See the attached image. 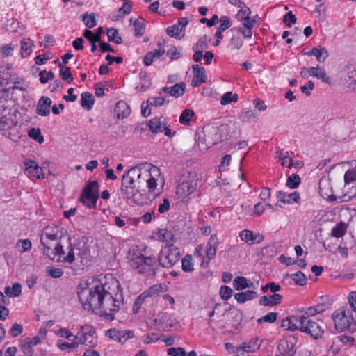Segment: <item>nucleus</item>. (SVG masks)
Wrapping results in <instances>:
<instances>
[{
    "label": "nucleus",
    "mask_w": 356,
    "mask_h": 356,
    "mask_svg": "<svg viewBox=\"0 0 356 356\" xmlns=\"http://www.w3.org/2000/svg\"><path fill=\"white\" fill-rule=\"evenodd\" d=\"M78 292L79 299L85 310L95 312L99 309L111 312L119 311L123 303L122 293L113 296L110 283L93 280L91 283Z\"/></svg>",
    "instance_id": "obj_1"
},
{
    "label": "nucleus",
    "mask_w": 356,
    "mask_h": 356,
    "mask_svg": "<svg viewBox=\"0 0 356 356\" xmlns=\"http://www.w3.org/2000/svg\"><path fill=\"white\" fill-rule=\"evenodd\" d=\"M86 241V238L83 236L81 241L73 244L69 236L65 250L64 245L60 243H56L54 248L46 245V256L53 261L64 263L70 273L81 275L86 267L84 257L88 253Z\"/></svg>",
    "instance_id": "obj_2"
},
{
    "label": "nucleus",
    "mask_w": 356,
    "mask_h": 356,
    "mask_svg": "<svg viewBox=\"0 0 356 356\" xmlns=\"http://www.w3.org/2000/svg\"><path fill=\"white\" fill-rule=\"evenodd\" d=\"M14 101L0 97V130L3 136L15 140L19 137Z\"/></svg>",
    "instance_id": "obj_3"
},
{
    "label": "nucleus",
    "mask_w": 356,
    "mask_h": 356,
    "mask_svg": "<svg viewBox=\"0 0 356 356\" xmlns=\"http://www.w3.org/2000/svg\"><path fill=\"white\" fill-rule=\"evenodd\" d=\"M130 266L138 273L144 275L147 278H153L158 270L154 257L145 256L137 247L130 249L128 252Z\"/></svg>",
    "instance_id": "obj_4"
},
{
    "label": "nucleus",
    "mask_w": 356,
    "mask_h": 356,
    "mask_svg": "<svg viewBox=\"0 0 356 356\" xmlns=\"http://www.w3.org/2000/svg\"><path fill=\"white\" fill-rule=\"evenodd\" d=\"M145 165H148V169L143 170L142 165L132 167L131 169L132 173L134 175L136 184L139 187L140 191H145V188H147L149 192H154L157 186L156 180L153 177L152 175L160 174L159 168L149 163Z\"/></svg>",
    "instance_id": "obj_5"
},
{
    "label": "nucleus",
    "mask_w": 356,
    "mask_h": 356,
    "mask_svg": "<svg viewBox=\"0 0 356 356\" xmlns=\"http://www.w3.org/2000/svg\"><path fill=\"white\" fill-rule=\"evenodd\" d=\"M131 169L126 171L122 177L120 191L127 199L135 201V196L140 191L136 184L134 175H131Z\"/></svg>",
    "instance_id": "obj_6"
},
{
    "label": "nucleus",
    "mask_w": 356,
    "mask_h": 356,
    "mask_svg": "<svg viewBox=\"0 0 356 356\" xmlns=\"http://www.w3.org/2000/svg\"><path fill=\"white\" fill-rule=\"evenodd\" d=\"M180 252L174 244L166 245L161 251L159 256V264L164 268H170L178 262Z\"/></svg>",
    "instance_id": "obj_7"
},
{
    "label": "nucleus",
    "mask_w": 356,
    "mask_h": 356,
    "mask_svg": "<svg viewBox=\"0 0 356 356\" xmlns=\"http://www.w3.org/2000/svg\"><path fill=\"white\" fill-rule=\"evenodd\" d=\"M98 198L99 183L96 180L90 181L85 186L82 191L81 202L87 207L92 209L96 207Z\"/></svg>",
    "instance_id": "obj_8"
},
{
    "label": "nucleus",
    "mask_w": 356,
    "mask_h": 356,
    "mask_svg": "<svg viewBox=\"0 0 356 356\" xmlns=\"http://www.w3.org/2000/svg\"><path fill=\"white\" fill-rule=\"evenodd\" d=\"M299 330L302 332L310 334L314 339H321L324 333V330L318 322H315L305 315L300 316Z\"/></svg>",
    "instance_id": "obj_9"
},
{
    "label": "nucleus",
    "mask_w": 356,
    "mask_h": 356,
    "mask_svg": "<svg viewBox=\"0 0 356 356\" xmlns=\"http://www.w3.org/2000/svg\"><path fill=\"white\" fill-rule=\"evenodd\" d=\"M332 317L334 322L335 329L338 332H343L346 329L353 331V328H350L353 318L349 315V312L346 313V310L338 309L333 313Z\"/></svg>",
    "instance_id": "obj_10"
},
{
    "label": "nucleus",
    "mask_w": 356,
    "mask_h": 356,
    "mask_svg": "<svg viewBox=\"0 0 356 356\" xmlns=\"http://www.w3.org/2000/svg\"><path fill=\"white\" fill-rule=\"evenodd\" d=\"M341 81L343 85L350 90H356V65L348 63L341 72Z\"/></svg>",
    "instance_id": "obj_11"
},
{
    "label": "nucleus",
    "mask_w": 356,
    "mask_h": 356,
    "mask_svg": "<svg viewBox=\"0 0 356 356\" xmlns=\"http://www.w3.org/2000/svg\"><path fill=\"white\" fill-rule=\"evenodd\" d=\"M62 236L63 233L58 226L54 224L46 226V238L49 240L48 242L46 241L47 246L54 248L56 243L61 244L60 238Z\"/></svg>",
    "instance_id": "obj_12"
},
{
    "label": "nucleus",
    "mask_w": 356,
    "mask_h": 356,
    "mask_svg": "<svg viewBox=\"0 0 356 356\" xmlns=\"http://www.w3.org/2000/svg\"><path fill=\"white\" fill-rule=\"evenodd\" d=\"M188 23V21L186 17L179 18L177 24L167 28L166 33L170 37L180 39L184 36V34H181V33L185 30Z\"/></svg>",
    "instance_id": "obj_13"
},
{
    "label": "nucleus",
    "mask_w": 356,
    "mask_h": 356,
    "mask_svg": "<svg viewBox=\"0 0 356 356\" xmlns=\"http://www.w3.org/2000/svg\"><path fill=\"white\" fill-rule=\"evenodd\" d=\"M218 245V239L216 234L212 235L207 245L206 256L207 259L202 261V266L207 267L211 259H213L216 254V249Z\"/></svg>",
    "instance_id": "obj_14"
},
{
    "label": "nucleus",
    "mask_w": 356,
    "mask_h": 356,
    "mask_svg": "<svg viewBox=\"0 0 356 356\" xmlns=\"http://www.w3.org/2000/svg\"><path fill=\"white\" fill-rule=\"evenodd\" d=\"M24 164L25 165V172L29 177L37 179L44 177L42 168L35 161L26 159L24 161Z\"/></svg>",
    "instance_id": "obj_15"
},
{
    "label": "nucleus",
    "mask_w": 356,
    "mask_h": 356,
    "mask_svg": "<svg viewBox=\"0 0 356 356\" xmlns=\"http://www.w3.org/2000/svg\"><path fill=\"white\" fill-rule=\"evenodd\" d=\"M276 196L278 201L276 202L275 206L279 207H282L280 202L284 204H293L294 202H298L300 200V194L296 191L288 194L282 191H277Z\"/></svg>",
    "instance_id": "obj_16"
},
{
    "label": "nucleus",
    "mask_w": 356,
    "mask_h": 356,
    "mask_svg": "<svg viewBox=\"0 0 356 356\" xmlns=\"http://www.w3.org/2000/svg\"><path fill=\"white\" fill-rule=\"evenodd\" d=\"M261 340L259 338H253L249 341L243 342L241 345L236 348V352L239 355L240 352L254 353L258 350L261 346Z\"/></svg>",
    "instance_id": "obj_17"
},
{
    "label": "nucleus",
    "mask_w": 356,
    "mask_h": 356,
    "mask_svg": "<svg viewBox=\"0 0 356 356\" xmlns=\"http://www.w3.org/2000/svg\"><path fill=\"white\" fill-rule=\"evenodd\" d=\"M241 22H243L241 26L234 28L237 30H240V32L244 38H251L252 36V29L257 25V22L251 17L243 19Z\"/></svg>",
    "instance_id": "obj_18"
},
{
    "label": "nucleus",
    "mask_w": 356,
    "mask_h": 356,
    "mask_svg": "<svg viewBox=\"0 0 356 356\" xmlns=\"http://www.w3.org/2000/svg\"><path fill=\"white\" fill-rule=\"evenodd\" d=\"M296 349L293 342L284 340L280 342L277 346V353L275 356H294Z\"/></svg>",
    "instance_id": "obj_19"
},
{
    "label": "nucleus",
    "mask_w": 356,
    "mask_h": 356,
    "mask_svg": "<svg viewBox=\"0 0 356 356\" xmlns=\"http://www.w3.org/2000/svg\"><path fill=\"white\" fill-rule=\"evenodd\" d=\"M193 78L192 80L191 85L193 87H197L200 84L207 81V76L205 74V69L200 67L197 64H195L192 66Z\"/></svg>",
    "instance_id": "obj_20"
},
{
    "label": "nucleus",
    "mask_w": 356,
    "mask_h": 356,
    "mask_svg": "<svg viewBox=\"0 0 356 356\" xmlns=\"http://www.w3.org/2000/svg\"><path fill=\"white\" fill-rule=\"evenodd\" d=\"M186 90V85L184 83H176L173 86L171 87H163L159 92V94L160 95H162V92H165L170 94L171 96L175 97L176 98L182 96Z\"/></svg>",
    "instance_id": "obj_21"
},
{
    "label": "nucleus",
    "mask_w": 356,
    "mask_h": 356,
    "mask_svg": "<svg viewBox=\"0 0 356 356\" xmlns=\"http://www.w3.org/2000/svg\"><path fill=\"white\" fill-rule=\"evenodd\" d=\"M230 32L232 33V37L228 44V47L232 50L238 51L243 45V41L241 36V33L240 32V30H237L234 28L231 29Z\"/></svg>",
    "instance_id": "obj_22"
},
{
    "label": "nucleus",
    "mask_w": 356,
    "mask_h": 356,
    "mask_svg": "<svg viewBox=\"0 0 356 356\" xmlns=\"http://www.w3.org/2000/svg\"><path fill=\"white\" fill-rule=\"evenodd\" d=\"M300 322V316H288L286 318L283 319L282 321L281 327L286 330H299V327Z\"/></svg>",
    "instance_id": "obj_23"
},
{
    "label": "nucleus",
    "mask_w": 356,
    "mask_h": 356,
    "mask_svg": "<svg viewBox=\"0 0 356 356\" xmlns=\"http://www.w3.org/2000/svg\"><path fill=\"white\" fill-rule=\"evenodd\" d=\"M282 299V296L280 294L275 293L271 296H262L259 303L263 306L273 307L279 305Z\"/></svg>",
    "instance_id": "obj_24"
},
{
    "label": "nucleus",
    "mask_w": 356,
    "mask_h": 356,
    "mask_svg": "<svg viewBox=\"0 0 356 356\" xmlns=\"http://www.w3.org/2000/svg\"><path fill=\"white\" fill-rule=\"evenodd\" d=\"M115 113L118 118H126L131 113L129 106L124 101L118 102L115 107Z\"/></svg>",
    "instance_id": "obj_25"
},
{
    "label": "nucleus",
    "mask_w": 356,
    "mask_h": 356,
    "mask_svg": "<svg viewBox=\"0 0 356 356\" xmlns=\"http://www.w3.org/2000/svg\"><path fill=\"white\" fill-rule=\"evenodd\" d=\"M82 332L85 333L86 338V345L89 347H94L97 344V340L94 336L95 331L92 326L85 325L82 326Z\"/></svg>",
    "instance_id": "obj_26"
},
{
    "label": "nucleus",
    "mask_w": 356,
    "mask_h": 356,
    "mask_svg": "<svg viewBox=\"0 0 356 356\" xmlns=\"http://www.w3.org/2000/svg\"><path fill=\"white\" fill-rule=\"evenodd\" d=\"M309 56H314L317 61L323 63L329 56L327 50L323 47H314L310 52L306 53Z\"/></svg>",
    "instance_id": "obj_27"
},
{
    "label": "nucleus",
    "mask_w": 356,
    "mask_h": 356,
    "mask_svg": "<svg viewBox=\"0 0 356 356\" xmlns=\"http://www.w3.org/2000/svg\"><path fill=\"white\" fill-rule=\"evenodd\" d=\"M165 54V49L160 48L154 51L147 52L143 58V63L145 66H149L154 60L159 59L161 56Z\"/></svg>",
    "instance_id": "obj_28"
},
{
    "label": "nucleus",
    "mask_w": 356,
    "mask_h": 356,
    "mask_svg": "<svg viewBox=\"0 0 356 356\" xmlns=\"http://www.w3.org/2000/svg\"><path fill=\"white\" fill-rule=\"evenodd\" d=\"M257 297V293L253 290H248L244 292L237 293L234 298L238 303H244L248 300H252Z\"/></svg>",
    "instance_id": "obj_29"
},
{
    "label": "nucleus",
    "mask_w": 356,
    "mask_h": 356,
    "mask_svg": "<svg viewBox=\"0 0 356 356\" xmlns=\"http://www.w3.org/2000/svg\"><path fill=\"white\" fill-rule=\"evenodd\" d=\"M195 191V185L193 182H182L177 189V193L182 196H187Z\"/></svg>",
    "instance_id": "obj_30"
},
{
    "label": "nucleus",
    "mask_w": 356,
    "mask_h": 356,
    "mask_svg": "<svg viewBox=\"0 0 356 356\" xmlns=\"http://www.w3.org/2000/svg\"><path fill=\"white\" fill-rule=\"evenodd\" d=\"M94 102L95 99L91 93L86 92L81 94V105L84 109L87 111H90V109H92V108L93 107Z\"/></svg>",
    "instance_id": "obj_31"
},
{
    "label": "nucleus",
    "mask_w": 356,
    "mask_h": 356,
    "mask_svg": "<svg viewBox=\"0 0 356 356\" xmlns=\"http://www.w3.org/2000/svg\"><path fill=\"white\" fill-rule=\"evenodd\" d=\"M162 117L154 118L151 119L148 122V127L149 130L154 134H158L163 131V122L162 121Z\"/></svg>",
    "instance_id": "obj_32"
},
{
    "label": "nucleus",
    "mask_w": 356,
    "mask_h": 356,
    "mask_svg": "<svg viewBox=\"0 0 356 356\" xmlns=\"http://www.w3.org/2000/svg\"><path fill=\"white\" fill-rule=\"evenodd\" d=\"M131 11V3L130 1H124L118 11L117 13L113 16V20H119L123 18L125 15L129 14Z\"/></svg>",
    "instance_id": "obj_33"
},
{
    "label": "nucleus",
    "mask_w": 356,
    "mask_h": 356,
    "mask_svg": "<svg viewBox=\"0 0 356 356\" xmlns=\"http://www.w3.org/2000/svg\"><path fill=\"white\" fill-rule=\"evenodd\" d=\"M33 42L29 38H24L21 41V54L23 58L30 56L33 51Z\"/></svg>",
    "instance_id": "obj_34"
},
{
    "label": "nucleus",
    "mask_w": 356,
    "mask_h": 356,
    "mask_svg": "<svg viewBox=\"0 0 356 356\" xmlns=\"http://www.w3.org/2000/svg\"><path fill=\"white\" fill-rule=\"evenodd\" d=\"M58 62L59 63L60 67V76L61 79L66 81L67 83H71L73 81V76L72 74L70 72V69L68 67L62 65L59 60L57 59L56 60V63Z\"/></svg>",
    "instance_id": "obj_35"
},
{
    "label": "nucleus",
    "mask_w": 356,
    "mask_h": 356,
    "mask_svg": "<svg viewBox=\"0 0 356 356\" xmlns=\"http://www.w3.org/2000/svg\"><path fill=\"white\" fill-rule=\"evenodd\" d=\"M4 292L8 297H18L22 293V286L19 283L13 284L12 287L6 286Z\"/></svg>",
    "instance_id": "obj_36"
},
{
    "label": "nucleus",
    "mask_w": 356,
    "mask_h": 356,
    "mask_svg": "<svg viewBox=\"0 0 356 356\" xmlns=\"http://www.w3.org/2000/svg\"><path fill=\"white\" fill-rule=\"evenodd\" d=\"M106 34L108 38V41L113 42L117 44H120L123 42L122 37L119 35V32L118 29L114 28L108 29Z\"/></svg>",
    "instance_id": "obj_37"
},
{
    "label": "nucleus",
    "mask_w": 356,
    "mask_h": 356,
    "mask_svg": "<svg viewBox=\"0 0 356 356\" xmlns=\"http://www.w3.org/2000/svg\"><path fill=\"white\" fill-rule=\"evenodd\" d=\"M347 225L343 222H340L332 229V236L337 238L342 237L346 232Z\"/></svg>",
    "instance_id": "obj_38"
},
{
    "label": "nucleus",
    "mask_w": 356,
    "mask_h": 356,
    "mask_svg": "<svg viewBox=\"0 0 356 356\" xmlns=\"http://www.w3.org/2000/svg\"><path fill=\"white\" fill-rule=\"evenodd\" d=\"M32 244L29 239L18 240L15 244L16 249L20 252L24 253L31 249Z\"/></svg>",
    "instance_id": "obj_39"
},
{
    "label": "nucleus",
    "mask_w": 356,
    "mask_h": 356,
    "mask_svg": "<svg viewBox=\"0 0 356 356\" xmlns=\"http://www.w3.org/2000/svg\"><path fill=\"white\" fill-rule=\"evenodd\" d=\"M165 102H169V100H166L165 97L161 96L149 97L146 102L147 106L155 107L161 106L163 105Z\"/></svg>",
    "instance_id": "obj_40"
},
{
    "label": "nucleus",
    "mask_w": 356,
    "mask_h": 356,
    "mask_svg": "<svg viewBox=\"0 0 356 356\" xmlns=\"http://www.w3.org/2000/svg\"><path fill=\"white\" fill-rule=\"evenodd\" d=\"M233 286L237 291L248 288V280L244 277H236L233 281Z\"/></svg>",
    "instance_id": "obj_41"
},
{
    "label": "nucleus",
    "mask_w": 356,
    "mask_h": 356,
    "mask_svg": "<svg viewBox=\"0 0 356 356\" xmlns=\"http://www.w3.org/2000/svg\"><path fill=\"white\" fill-rule=\"evenodd\" d=\"M195 113L191 109H185L179 116V121L181 124L188 125Z\"/></svg>",
    "instance_id": "obj_42"
},
{
    "label": "nucleus",
    "mask_w": 356,
    "mask_h": 356,
    "mask_svg": "<svg viewBox=\"0 0 356 356\" xmlns=\"http://www.w3.org/2000/svg\"><path fill=\"white\" fill-rule=\"evenodd\" d=\"M27 135L29 138L35 140L39 143H42L44 141V138L39 128L33 127L30 129L27 132Z\"/></svg>",
    "instance_id": "obj_43"
},
{
    "label": "nucleus",
    "mask_w": 356,
    "mask_h": 356,
    "mask_svg": "<svg viewBox=\"0 0 356 356\" xmlns=\"http://www.w3.org/2000/svg\"><path fill=\"white\" fill-rule=\"evenodd\" d=\"M287 275L289 276V275ZM290 277L297 285L305 286L307 284V277L302 271L291 274Z\"/></svg>",
    "instance_id": "obj_44"
},
{
    "label": "nucleus",
    "mask_w": 356,
    "mask_h": 356,
    "mask_svg": "<svg viewBox=\"0 0 356 356\" xmlns=\"http://www.w3.org/2000/svg\"><path fill=\"white\" fill-rule=\"evenodd\" d=\"M81 17H82V20L85 23V25L88 28L92 29L97 25L95 13H91V14L85 13L83 15H81Z\"/></svg>",
    "instance_id": "obj_45"
},
{
    "label": "nucleus",
    "mask_w": 356,
    "mask_h": 356,
    "mask_svg": "<svg viewBox=\"0 0 356 356\" xmlns=\"http://www.w3.org/2000/svg\"><path fill=\"white\" fill-rule=\"evenodd\" d=\"M28 88V83L22 78H16L13 81V85L11 87L13 90H19L22 91L25 90ZM10 88H8L10 90Z\"/></svg>",
    "instance_id": "obj_46"
},
{
    "label": "nucleus",
    "mask_w": 356,
    "mask_h": 356,
    "mask_svg": "<svg viewBox=\"0 0 356 356\" xmlns=\"http://www.w3.org/2000/svg\"><path fill=\"white\" fill-rule=\"evenodd\" d=\"M254 233L252 231L249 229H243L239 233V237L241 240L245 242L248 244L252 245Z\"/></svg>",
    "instance_id": "obj_47"
},
{
    "label": "nucleus",
    "mask_w": 356,
    "mask_h": 356,
    "mask_svg": "<svg viewBox=\"0 0 356 356\" xmlns=\"http://www.w3.org/2000/svg\"><path fill=\"white\" fill-rule=\"evenodd\" d=\"M277 318V313L276 312H269L265 316H263L262 317L257 319V323L261 324L263 323H273L276 321Z\"/></svg>",
    "instance_id": "obj_48"
},
{
    "label": "nucleus",
    "mask_w": 356,
    "mask_h": 356,
    "mask_svg": "<svg viewBox=\"0 0 356 356\" xmlns=\"http://www.w3.org/2000/svg\"><path fill=\"white\" fill-rule=\"evenodd\" d=\"M300 184V178L296 174L290 175L286 181V186L290 188H296Z\"/></svg>",
    "instance_id": "obj_49"
},
{
    "label": "nucleus",
    "mask_w": 356,
    "mask_h": 356,
    "mask_svg": "<svg viewBox=\"0 0 356 356\" xmlns=\"http://www.w3.org/2000/svg\"><path fill=\"white\" fill-rule=\"evenodd\" d=\"M134 31H135V35L136 37H140L142 36L145 33V26L143 22V19H141V21L136 19L134 22Z\"/></svg>",
    "instance_id": "obj_50"
},
{
    "label": "nucleus",
    "mask_w": 356,
    "mask_h": 356,
    "mask_svg": "<svg viewBox=\"0 0 356 356\" xmlns=\"http://www.w3.org/2000/svg\"><path fill=\"white\" fill-rule=\"evenodd\" d=\"M182 270L184 272H191L193 270V264L192 262V257L190 255H186L182 259Z\"/></svg>",
    "instance_id": "obj_51"
},
{
    "label": "nucleus",
    "mask_w": 356,
    "mask_h": 356,
    "mask_svg": "<svg viewBox=\"0 0 356 356\" xmlns=\"http://www.w3.org/2000/svg\"><path fill=\"white\" fill-rule=\"evenodd\" d=\"M48 275L53 278H59L63 276V270L60 268H54V266H48L46 269Z\"/></svg>",
    "instance_id": "obj_52"
},
{
    "label": "nucleus",
    "mask_w": 356,
    "mask_h": 356,
    "mask_svg": "<svg viewBox=\"0 0 356 356\" xmlns=\"http://www.w3.org/2000/svg\"><path fill=\"white\" fill-rule=\"evenodd\" d=\"M233 293L232 289L228 286H222L220 289V296L223 300H229Z\"/></svg>",
    "instance_id": "obj_53"
},
{
    "label": "nucleus",
    "mask_w": 356,
    "mask_h": 356,
    "mask_svg": "<svg viewBox=\"0 0 356 356\" xmlns=\"http://www.w3.org/2000/svg\"><path fill=\"white\" fill-rule=\"evenodd\" d=\"M207 35L202 36L198 42L193 45L192 49H199L201 51H204V49H207Z\"/></svg>",
    "instance_id": "obj_54"
},
{
    "label": "nucleus",
    "mask_w": 356,
    "mask_h": 356,
    "mask_svg": "<svg viewBox=\"0 0 356 356\" xmlns=\"http://www.w3.org/2000/svg\"><path fill=\"white\" fill-rule=\"evenodd\" d=\"M241 8V9L236 14V18L238 19V20L242 21L248 17H250V15H251L250 9L245 6L244 8H243V6Z\"/></svg>",
    "instance_id": "obj_55"
},
{
    "label": "nucleus",
    "mask_w": 356,
    "mask_h": 356,
    "mask_svg": "<svg viewBox=\"0 0 356 356\" xmlns=\"http://www.w3.org/2000/svg\"><path fill=\"white\" fill-rule=\"evenodd\" d=\"M232 26V22L230 18L227 16H222L220 19V26L218 29L220 31H225L227 29L230 28Z\"/></svg>",
    "instance_id": "obj_56"
},
{
    "label": "nucleus",
    "mask_w": 356,
    "mask_h": 356,
    "mask_svg": "<svg viewBox=\"0 0 356 356\" xmlns=\"http://www.w3.org/2000/svg\"><path fill=\"white\" fill-rule=\"evenodd\" d=\"M296 17L291 11L288 12L283 18V22L289 27L296 22Z\"/></svg>",
    "instance_id": "obj_57"
},
{
    "label": "nucleus",
    "mask_w": 356,
    "mask_h": 356,
    "mask_svg": "<svg viewBox=\"0 0 356 356\" xmlns=\"http://www.w3.org/2000/svg\"><path fill=\"white\" fill-rule=\"evenodd\" d=\"M167 351L168 355L170 356H186V351L181 347L170 348Z\"/></svg>",
    "instance_id": "obj_58"
},
{
    "label": "nucleus",
    "mask_w": 356,
    "mask_h": 356,
    "mask_svg": "<svg viewBox=\"0 0 356 356\" xmlns=\"http://www.w3.org/2000/svg\"><path fill=\"white\" fill-rule=\"evenodd\" d=\"M356 181V170H348L344 175L345 184H349L353 181Z\"/></svg>",
    "instance_id": "obj_59"
},
{
    "label": "nucleus",
    "mask_w": 356,
    "mask_h": 356,
    "mask_svg": "<svg viewBox=\"0 0 356 356\" xmlns=\"http://www.w3.org/2000/svg\"><path fill=\"white\" fill-rule=\"evenodd\" d=\"M316 77L317 79L321 80L324 83H330V77L327 76L325 70L321 67H318L317 75Z\"/></svg>",
    "instance_id": "obj_60"
},
{
    "label": "nucleus",
    "mask_w": 356,
    "mask_h": 356,
    "mask_svg": "<svg viewBox=\"0 0 356 356\" xmlns=\"http://www.w3.org/2000/svg\"><path fill=\"white\" fill-rule=\"evenodd\" d=\"M120 331L121 330H118L115 329H109L106 332V336L109 337L110 338L118 342H120L121 339L120 336L122 334V333H120Z\"/></svg>",
    "instance_id": "obj_61"
},
{
    "label": "nucleus",
    "mask_w": 356,
    "mask_h": 356,
    "mask_svg": "<svg viewBox=\"0 0 356 356\" xmlns=\"http://www.w3.org/2000/svg\"><path fill=\"white\" fill-rule=\"evenodd\" d=\"M257 116V113L254 110H250L245 112H243L241 115L240 118L243 121H249L252 118H254Z\"/></svg>",
    "instance_id": "obj_62"
},
{
    "label": "nucleus",
    "mask_w": 356,
    "mask_h": 356,
    "mask_svg": "<svg viewBox=\"0 0 356 356\" xmlns=\"http://www.w3.org/2000/svg\"><path fill=\"white\" fill-rule=\"evenodd\" d=\"M232 157L231 155L227 154L224 156L221 160L220 165H219L220 171H225L227 170V167L229 166V163L231 161Z\"/></svg>",
    "instance_id": "obj_63"
},
{
    "label": "nucleus",
    "mask_w": 356,
    "mask_h": 356,
    "mask_svg": "<svg viewBox=\"0 0 356 356\" xmlns=\"http://www.w3.org/2000/svg\"><path fill=\"white\" fill-rule=\"evenodd\" d=\"M348 302L352 309L356 312V291L350 293Z\"/></svg>",
    "instance_id": "obj_64"
}]
</instances>
